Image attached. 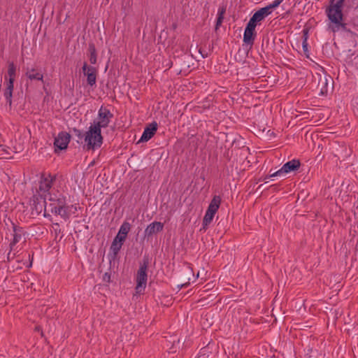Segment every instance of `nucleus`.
<instances>
[{
  "label": "nucleus",
  "instance_id": "a878e982",
  "mask_svg": "<svg viewBox=\"0 0 358 358\" xmlns=\"http://www.w3.org/2000/svg\"><path fill=\"white\" fill-rule=\"evenodd\" d=\"M346 6L349 9H358V0H347Z\"/></svg>",
  "mask_w": 358,
  "mask_h": 358
},
{
  "label": "nucleus",
  "instance_id": "f8f14e48",
  "mask_svg": "<svg viewBox=\"0 0 358 358\" xmlns=\"http://www.w3.org/2000/svg\"><path fill=\"white\" fill-rule=\"evenodd\" d=\"M122 245L123 244H122V243H118L116 241H113V243L110 248L111 253L108 255V259L110 264L112 263L113 261L114 262L116 259L117 254L120 252Z\"/></svg>",
  "mask_w": 358,
  "mask_h": 358
},
{
  "label": "nucleus",
  "instance_id": "7c9ffc66",
  "mask_svg": "<svg viewBox=\"0 0 358 358\" xmlns=\"http://www.w3.org/2000/svg\"><path fill=\"white\" fill-rule=\"evenodd\" d=\"M283 0H275L274 1H273V3L268 4L272 9H274L275 8H277L282 2Z\"/></svg>",
  "mask_w": 358,
  "mask_h": 358
},
{
  "label": "nucleus",
  "instance_id": "a211bd4d",
  "mask_svg": "<svg viewBox=\"0 0 358 358\" xmlns=\"http://www.w3.org/2000/svg\"><path fill=\"white\" fill-rule=\"evenodd\" d=\"M45 199L46 196L44 195V198L43 201H39L38 198L36 196H34L33 197V206H34V208L38 213H41L43 210V208H45Z\"/></svg>",
  "mask_w": 358,
  "mask_h": 358
},
{
  "label": "nucleus",
  "instance_id": "c85d7f7f",
  "mask_svg": "<svg viewBox=\"0 0 358 358\" xmlns=\"http://www.w3.org/2000/svg\"><path fill=\"white\" fill-rule=\"evenodd\" d=\"M257 24V23L256 22H255L254 20L250 18L245 29L252 30V31H255V27H256Z\"/></svg>",
  "mask_w": 358,
  "mask_h": 358
},
{
  "label": "nucleus",
  "instance_id": "bb28decb",
  "mask_svg": "<svg viewBox=\"0 0 358 358\" xmlns=\"http://www.w3.org/2000/svg\"><path fill=\"white\" fill-rule=\"evenodd\" d=\"M259 10H260V12L265 16V17H267L268 15H269L272 11H273V9L271 8V7L268 5L264 8H260Z\"/></svg>",
  "mask_w": 358,
  "mask_h": 358
},
{
  "label": "nucleus",
  "instance_id": "1a4fd4ad",
  "mask_svg": "<svg viewBox=\"0 0 358 358\" xmlns=\"http://www.w3.org/2000/svg\"><path fill=\"white\" fill-rule=\"evenodd\" d=\"M157 130V123L156 122H152L145 128L140 141L146 142L149 141L155 135Z\"/></svg>",
  "mask_w": 358,
  "mask_h": 358
},
{
  "label": "nucleus",
  "instance_id": "f704fd0d",
  "mask_svg": "<svg viewBox=\"0 0 358 358\" xmlns=\"http://www.w3.org/2000/svg\"><path fill=\"white\" fill-rule=\"evenodd\" d=\"M35 330L37 331H39L41 330V327H36Z\"/></svg>",
  "mask_w": 358,
  "mask_h": 358
},
{
  "label": "nucleus",
  "instance_id": "20e7f679",
  "mask_svg": "<svg viewBox=\"0 0 358 358\" xmlns=\"http://www.w3.org/2000/svg\"><path fill=\"white\" fill-rule=\"evenodd\" d=\"M8 76L9 77L8 79H7V77L5 76L6 88L4 90L3 95L6 100V103L10 106H11L13 91V88H14V81H15V76H16V66L13 62L8 63Z\"/></svg>",
  "mask_w": 358,
  "mask_h": 358
},
{
  "label": "nucleus",
  "instance_id": "c756f323",
  "mask_svg": "<svg viewBox=\"0 0 358 358\" xmlns=\"http://www.w3.org/2000/svg\"><path fill=\"white\" fill-rule=\"evenodd\" d=\"M126 236L120 234V233H117V236L115 237L113 241H116L118 243H122V244H123L124 241L126 240Z\"/></svg>",
  "mask_w": 358,
  "mask_h": 358
},
{
  "label": "nucleus",
  "instance_id": "473e14b6",
  "mask_svg": "<svg viewBox=\"0 0 358 358\" xmlns=\"http://www.w3.org/2000/svg\"><path fill=\"white\" fill-rule=\"evenodd\" d=\"M302 45H303V49L304 52L308 51V43H307V37L306 36H305V38L303 39Z\"/></svg>",
  "mask_w": 358,
  "mask_h": 358
},
{
  "label": "nucleus",
  "instance_id": "412c9836",
  "mask_svg": "<svg viewBox=\"0 0 358 358\" xmlns=\"http://www.w3.org/2000/svg\"><path fill=\"white\" fill-rule=\"evenodd\" d=\"M50 206L51 211L53 212L55 210H58L66 207V201L64 197L58 198L54 203H51Z\"/></svg>",
  "mask_w": 358,
  "mask_h": 358
},
{
  "label": "nucleus",
  "instance_id": "6ab92c4d",
  "mask_svg": "<svg viewBox=\"0 0 358 358\" xmlns=\"http://www.w3.org/2000/svg\"><path fill=\"white\" fill-rule=\"evenodd\" d=\"M226 12V8L224 7H220L217 12V17L216 20L215 31H217L220 27L222 25V23L224 20V16Z\"/></svg>",
  "mask_w": 358,
  "mask_h": 358
},
{
  "label": "nucleus",
  "instance_id": "7ed1b4c3",
  "mask_svg": "<svg viewBox=\"0 0 358 358\" xmlns=\"http://www.w3.org/2000/svg\"><path fill=\"white\" fill-rule=\"evenodd\" d=\"M149 265V259L148 257H144L143 262L140 264L139 268L137 271L136 282V285L135 287L137 294H143L146 287L148 280V268Z\"/></svg>",
  "mask_w": 358,
  "mask_h": 358
},
{
  "label": "nucleus",
  "instance_id": "9b49d317",
  "mask_svg": "<svg viewBox=\"0 0 358 358\" xmlns=\"http://www.w3.org/2000/svg\"><path fill=\"white\" fill-rule=\"evenodd\" d=\"M53 179L48 176V177H43L40 181L38 189L43 194L47 193L52 185Z\"/></svg>",
  "mask_w": 358,
  "mask_h": 358
},
{
  "label": "nucleus",
  "instance_id": "dca6fc26",
  "mask_svg": "<svg viewBox=\"0 0 358 358\" xmlns=\"http://www.w3.org/2000/svg\"><path fill=\"white\" fill-rule=\"evenodd\" d=\"M220 203L221 197L217 195L214 196L208 207L207 210L215 214L220 208Z\"/></svg>",
  "mask_w": 358,
  "mask_h": 358
},
{
  "label": "nucleus",
  "instance_id": "aec40b11",
  "mask_svg": "<svg viewBox=\"0 0 358 358\" xmlns=\"http://www.w3.org/2000/svg\"><path fill=\"white\" fill-rule=\"evenodd\" d=\"M88 52L90 53V62L92 64H95L97 60V55L96 48L94 43L89 44Z\"/></svg>",
  "mask_w": 358,
  "mask_h": 358
},
{
  "label": "nucleus",
  "instance_id": "9d476101",
  "mask_svg": "<svg viewBox=\"0 0 358 358\" xmlns=\"http://www.w3.org/2000/svg\"><path fill=\"white\" fill-rule=\"evenodd\" d=\"M164 224L160 222H153L150 224L145 230V234L148 236H150L154 234L158 233L163 230Z\"/></svg>",
  "mask_w": 358,
  "mask_h": 358
},
{
  "label": "nucleus",
  "instance_id": "72a5a7b5",
  "mask_svg": "<svg viewBox=\"0 0 358 358\" xmlns=\"http://www.w3.org/2000/svg\"><path fill=\"white\" fill-rule=\"evenodd\" d=\"M199 52L201 54L203 58L207 57L208 53L203 50L201 48H199Z\"/></svg>",
  "mask_w": 358,
  "mask_h": 358
},
{
  "label": "nucleus",
  "instance_id": "58836bf2",
  "mask_svg": "<svg viewBox=\"0 0 358 358\" xmlns=\"http://www.w3.org/2000/svg\"><path fill=\"white\" fill-rule=\"evenodd\" d=\"M3 150V148H1V146H0V151H1V150Z\"/></svg>",
  "mask_w": 358,
  "mask_h": 358
},
{
  "label": "nucleus",
  "instance_id": "e433bc0d",
  "mask_svg": "<svg viewBox=\"0 0 358 358\" xmlns=\"http://www.w3.org/2000/svg\"><path fill=\"white\" fill-rule=\"evenodd\" d=\"M44 195L45 194L43 193V194H41V196H44ZM41 199H43V197H41Z\"/></svg>",
  "mask_w": 358,
  "mask_h": 358
},
{
  "label": "nucleus",
  "instance_id": "0eeeda50",
  "mask_svg": "<svg viewBox=\"0 0 358 358\" xmlns=\"http://www.w3.org/2000/svg\"><path fill=\"white\" fill-rule=\"evenodd\" d=\"M70 139L71 135L69 133L66 131L59 132L57 136L55 137L54 141L55 152L57 151V149L59 150L66 149L70 142Z\"/></svg>",
  "mask_w": 358,
  "mask_h": 358
},
{
  "label": "nucleus",
  "instance_id": "423d86ee",
  "mask_svg": "<svg viewBox=\"0 0 358 358\" xmlns=\"http://www.w3.org/2000/svg\"><path fill=\"white\" fill-rule=\"evenodd\" d=\"M301 163L298 159H292L286 162L280 169L270 174L269 178L280 176L282 173H287L297 170L300 167Z\"/></svg>",
  "mask_w": 358,
  "mask_h": 358
},
{
  "label": "nucleus",
  "instance_id": "f3484780",
  "mask_svg": "<svg viewBox=\"0 0 358 358\" xmlns=\"http://www.w3.org/2000/svg\"><path fill=\"white\" fill-rule=\"evenodd\" d=\"M256 36L255 31L245 29L243 42L247 45H252Z\"/></svg>",
  "mask_w": 358,
  "mask_h": 358
},
{
  "label": "nucleus",
  "instance_id": "5701e85b",
  "mask_svg": "<svg viewBox=\"0 0 358 358\" xmlns=\"http://www.w3.org/2000/svg\"><path fill=\"white\" fill-rule=\"evenodd\" d=\"M131 229V224L127 222H123V224L121 225L120 229H119V231L118 233H120V234L124 236L127 237L128 233L129 232Z\"/></svg>",
  "mask_w": 358,
  "mask_h": 358
},
{
  "label": "nucleus",
  "instance_id": "ddd939ff",
  "mask_svg": "<svg viewBox=\"0 0 358 358\" xmlns=\"http://www.w3.org/2000/svg\"><path fill=\"white\" fill-rule=\"evenodd\" d=\"M26 76L31 80H40L43 82V75L34 68L27 69Z\"/></svg>",
  "mask_w": 358,
  "mask_h": 358
},
{
  "label": "nucleus",
  "instance_id": "2eb2a0df",
  "mask_svg": "<svg viewBox=\"0 0 358 358\" xmlns=\"http://www.w3.org/2000/svg\"><path fill=\"white\" fill-rule=\"evenodd\" d=\"M317 89L320 90V94L324 95L328 92V78L327 76H320Z\"/></svg>",
  "mask_w": 358,
  "mask_h": 358
},
{
  "label": "nucleus",
  "instance_id": "f03ea898",
  "mask_svg": "<svg viewBox=\"0 0 358 358\" xmlns=\"http://www.w3.org/2000/svg\"><path fill=\"white\" fill-rule=\"evenodd\" d=\"M85 148L87 150H94L99 148L103 144L101 130L97 129L92 124L87 131L85 133Z\"/></svg>",
  "mask_w": 358,
  "mask_h": 358
},
{
  "label": "nucleus",
  "instance_id": "4c0bfd02",
  "mask_svg": "<svg viewBox=\"0 0 358 358\" xmlns=\"http://www.w3.org/2000/svg\"><path fill=\"white\" fill-rule=\"evenodd\" d=\"M94 164V162H92L90 166H93Z\"/></svg>",
  "mask_w": 358,
  "mask_h": 358
},
{
  "label": "nucleus",
  "instance_id": "c9c22d12",
  "mask_svg": "<svg viewBox=\"0 0 358 358\" xmlns=\"http://www.w3.org/2000/svg\"><path fill=\"white\" fill-rule=\"evenodd\" d=\"M10 252L8 254V260H10Z\"/></svg>",
  "mask_w": 358,
  "mask_h": 358
},
{
  "label": "nucleus",
  "instance_id": "2f4dec72",
  "mask_svg": "<svg viewBox=\"0 0 358 358\" xmlns=\"http://www.w3.org/2000/svg\"><path fill=\"white\" fill-rule=\"evenodd\" d=\"M103 280L105 282H109L110 281V274L108 273H105L103 275Z\"/></svg>",
  "mask_w": 358,
  "mask_h": 358
},
{
  "label": "nucleus",
  "instance_id": "cd10ccee",
  "mask_svg": "<svg viewBox=\"0 0 358 358\" xmlns=\"http://www.w3.org/2000/svg\"><path fill=\"white\" fill-rule=\"evenodd\" d=\"M73 132L74 135L78 137V142L79 141V140H82V139L85 140V134H83V132L80 129L73 128Z\"/></svg>",
  "mask_w": 358,
  "mask_h": 358
},
{
  "label": "nucleus",
  "instance_id": "4468645a",
  "mask_svg": "<svg viewBox=\"0 0 358 358\" xmlns=\"http://www.w3.org/2000/svg\"><path fill=\"white\" fill-rule=\"evenodd\" d=\"M13 239L10 243V250H12L13 247L21 240L22 235L23 234V229L22 227H17L16 225L13 224Z\"/></svg>",
  "mask_w": 358,
  "mask_h": 358
},
{
  "label": "nucleus",
  "instance_id": "6e6552de",
  "mask_svg": "<svg viewBox=\"0 0 358 358\" xmlns=\"http://www.w3.org/2000/svg\"><path fill=\"white\" fill-rule=\"evenodd\" d=\"M82 70L85 76H87V84L90 86L96 85V69L94 66H88L86 62L83 64Z\"/></svg>",
  "mask_w": 358,
  "mask_h": 358
},
{
  "label": "nucleus",
  "instance_id": "b1692460",
  "mask_svg": "<svg viewBox=\"0 0 358 358\" xmlns=\"http://www.w3.org/2000/svg\"><path fill=\"white\" fill-rule=\"evenodd\" d=\"M68 207L66 206L63 208L55 210L52 213H55L56 215H59L62 217H63L65 220H67L69 218V213L68 212Z\"/></svg>",
  "mask_w": 358,
  "mask_h": 358
},
{
  "label": "nucleus",
  "instance_id": "f257e3e1",
  "mask_svg": "<svg viewBox=\"0 0 358 358\" xmlns=\"http://www.w3.org/2000/svg\"><path fill=\"white\" fill-rule=\"evenodd\" d=\"M344 0H338L335 3H331L327 9L329 20L334 24L333 31H336L340 28L345 29L346 24L343 22L342 7Z\"/></svg>",
  "mask_w": 358,
  "mask_h": 358
},
{
  "label": "nucleus",
  "instance_id": "393cba45",
  "mask_svg": "<svg viewBox=\"0 0 358 358\" xmlns=\"http://www.w3.org/2000/svg\"><path fill=\"white\" fill-rule=\"evenodd\" d=\"M266 17L260 12V10L256 11L253 15L251 17L252 20H254L255 22L257 23L260 22L262 21Z\"/></svg>",
  "mask_w": 358,
  "mask_h": 358
},
{
  "label": "nucleus",
  "instance_id": "4be33fe9",
  "mask_svg": "<svg viewBox=\"0 0 358 358\" xmlns=\"http://www.w3.org/2000/svg\"><path fill=\"white\" fill-rule=\"evenodd\" d=\"M215 213L206 210V214L203 219V226L206 228L212 222L214 217Z\"/></svg>",
  "mask_w": 358,
  "mask_h": 358
},
{
  "label": "nucleus",
  "instance_id": "39448f33",
  "mask_svg": "<svg viewBox=\"0 0 358 358\" xmlns=\"http://www.w3.org/2000/svg\"><path fill=\"white\" fill-rule=\"evenodd\" d=\"M113 118V114L106 107L101 106L98 111L97 120H94L93 125L97 129L106 128L108 126L111 120Z\"/></svg>",
  "mask_w": 358,
  "mask_h": 358
}]
</instances>
